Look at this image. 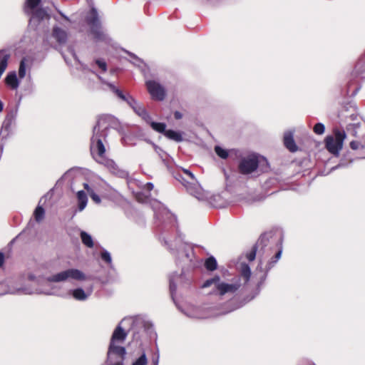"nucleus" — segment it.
Returning <instances> with one entry per match:
<instances>
[{
    "instance_id": "nucleus-1",
    "label": "nucleus",
    "mask_w": 365,
    "mask_h": 365,
    "mask_svg": "<svg viewBox=\"0 0 365 365\" xmlns=\"http://www.w3.org/2000/svg\"><path fill=\"white\" fill-rule=\"evenodd\" d=\"M332 133L333 135H329L324 139L325 148L331 154L338 156L343 148L346 134L343 129L337 127L333 128Z\"/></svg>"
},
{
    "instance_id": "nucleus-2",
    "label": "nucleus",
    "mask_w": 365,
    "mask_h": 365,
    "mask_svg": "<svg viewBox=\"0 0 365 365\" xmlns=\"http://www.w3.org/2000/svg\"><path fill=\"white\" fill-rule=\"evenodd\" d=\"M86 22L89 26L90 33L96 41H106L107 40L106 34L102 29L101 23L98 16L97 10L91 8L86 16Z\"/></svg>"
},
{
    "instance_id": "nucleus-3",
    "label": "nucleus",
    "mask_w": 365,
    "mask_h": 365,
    "mask_svg": "<svg viewBox=\"0 0 365 365\" xmlns=\"http://www.w3.org/2000/svg\"><path fill=\"white\" fill-rule=\"evenodd\" d=\"M106 134L105 131H97V125L93 128V135L91 140V153L96 160H104L106 148L103 141H106Z\"/></svg>"
},
{
    "instance_id": "nucleus-4",
    "label": "nucleus",
    "mask_w": 365,
    "mask_h": 365,
    "mask_svg": "<svg viewBox=\"0 0 365 365\" xmlns=\"http://www.w3.org/2000/svg\"><path fill=\"white\" fill-rule=\"evenodd\" d=\"M259 166L257 156L252 155L243 158L238 165L239 172L242 175H248L255 172Z\"/></svg>"
},
{
    "instance_id": "nucleus-5",
    "label": "nucleus",
    "mask_w": 365,
    "mask_h": 365,
    "mask_svg": "<svg viewBox=\"0 0 365 365\" xmlns=\"http://www.w3.org/2000/svg\"><path fill=\"white\" fill-rule=\"evenodd\" d=\"M71 278L76 280H85V274L77 269H69L57 273L50 277L49 280L53 282H58Z\"/></svg>"
},
{
    "instance_id": "nucleus-6",
    "label": "nucleus",
    "mask_w": 365,
    "mask_h": 365,
    "mask_svg": "<svg viewBox=\"0 0 365 365\" xmlns=\"http://www.w3.org/2000/svg\"><path fill=\"white\" fill-rule=\"evenodd\" d=\"M146 88L152 99L161 101L165 98L166 93L165 88L155 81H148L145 83Z\"/></svg>"
},
{
    "instance_id": "nucleus-7",
    "label": "nucleus",
    "mask_w": 365,
    "mask_h": 365,
    "mask_svg": "<svg viewBox=\"0 0 365 365\" xmlns=\"http://www.w3.org/2000/svg\"><path fill=\"white\" fill-rule=\"evenodd\" d=\"M128 104L138 116L142 118L146 123H150L151 118L143 105L138 103L133 97H130Z\"/></svg>"
},
{
    "instance_id": "nucleus-8",
    "label": "nucleus",
    "mask_w": 365,
    "mask_h": 365,
    "mask_svg": "<svg viewBox=\"0 0 365 365\" xmlns=\"http://www.w3.org/2000/svg\"><path fill=\"white\" fill-rule=\"evenodd\" d=\"M178 180L187 189L192 187L197 182L194 175L186 169L182 170V174L179 175Z\"/></svg>"
},
{
    "instance_id": "nucleus-9",
    "label": "nucleus",
    "mask_w": 365,
    "mask_h": 365,
    "mask_svg": "<svg viewBox=\"0 0 365 365\" xmlns=\"http://www.w3.org/2000/svg\"><path fill=\"white\" fill-rule=\"evenodd\" d=\"M240 285L239 284H228L223 282H219L217 284V294L223 296L227 293H235L238 290Z\"/></svg>"
},
{
    "instance_id": "nucleus-10",
    "label": "nucleus",
    "mask_w": 365,
    "mask_h": 365,
    "mask_svg": "<svg viewBox=\"0 0 365 365\" xmlns=\"http://www.w3.org/2000/svg\"><path fill=\"white\" fill-rule=\"evenodd\" d=\"M111 354H115L120 358V361L125 359L126 351L125 347L116 345L114 343H110L108 351V357H110Z\"/></svg>"
},
{
    "instance_id": "nucleus-11",
    "label": "nucleus",
    "mask_w": 365,
    "mask_h": 365,
    "mask_svg": "<svg viewBox=\"0 0 365 365\" xmlns=\"http://www.w3.org/2000/svg\"><path fill=\"white\" fill-rule=\"evenodd\" d=\"M127 335V332L120 325H118L113 331L110 343H123Z\"/></svg>"
},
{
    "instance_id": "nucleus-12",
    "label": "nucleus",
    "mask_w": 365,
    "mask_h": 365,
    "mask_svg": "<svg viewBox=\"0 0 365 365\" xmlns=\"http://www.w3.org/2000/svg\"><path fill=\"white\" fill-rule=\"evenodd\" d=\"M52 36L59 44H65L68 40L67 31L58 26H53Z\"/></svg>"
},
{
    "instance_id": "nucleus-13",
    "label": "nucleus",
    "mask_w": 365,
    "mask_h": 365,
    "mask_svg": "<svg viewBox=\"0 0 365 365\" xmlns=\"http://www.w3.org/2000/svg\"><path fill=\"white\" fill-rule=\"evenodd\" d=\"M29 15L31 16V20H36L38 22L50 19V15L47 11L42 7L32 10Z\"/></svg>"
},
{
    "instance_id": "nucleus-14",
    "label": "nucleus",
    "mask_w": 365,
    "mask_h": 365,
    "mask_svg": "<svg viewBox=\"0 0 365 365\" xmlns=\"http://www.w3.org/2000/svg\"><path fill=\"white\" fill-rule=\"evenodd\" d=\"M284 145L290 152L294 153L298 150V147L295 143L292 133L287 132L284 135Z\"/></svg>"
},
{
    "instance_id": "nucleus-15",
    "label": "nucleus",
    "mask_w": 365,
    "mask_h": 365,
    "mask_svg": "<svg viewBox=\"0 0 365 365\" xmlns=\"http://www.w3.org/2000/svg\"><path fill=\"white\" fill-rule=\"evenodd\" d=\"M274 233L272 232H267L260 235L259 238L255 244V245L260 249L259 251V253L261 250H264V248L268 245L269 240L272 239Z\"/></svg>"
},
{
    "instance_id": "nucleus-16",
    "label": "nucleus",
    "mask_w": 365,
    "mask_h": 365,
    "mask_svg": "<svg viewBox=\"0 0 365 365\" xmlns=\"http://www.w3.org/2000/svg\"><path fill=\"white\" fill-rule=\"evenodd\" d=\"M354 71L357 75L365 73V53H363L358 59L354 66Z\"/></svg>"
},
{
    "instance_id": "nucleus-17",
    "label": "nucleus",
    "mask_w": 365,
    "mask_h": 365,
    "mask_svg": "<svg viewBox=\"0 0 365 365\" xmlns=\"http://www.w3.org/2000/svg\"><path fill=\"white\" fill-rule=\"evenodd\" d=\"M5 82L13 89H16L19 86V81L15 72L9 73L5 78Z\"/></svg>"
},
{
    "instance_id": "nucleus-18",
    "label": "nucleus",
    "mask_w": 365,
    "mask_h": 365,
    "mask_svg": "<svg viewBox=\"0 0 365 365\" xmlns=\"http://www.w3.org/2000/svg\"><path fill=\"white\" fill-rule=\"evenodd\" d=\"M240 272L241 277L245 280V283L248 282L251 277V270L249 265L246 263H241Z\"/></svg>"
},
{
    "instance_id": "nucleus-19",
    "label": "nucleus",
    "mask_w": 365,
    "mask_h": 365,
    "mask_svg": "<svg viewBox=\"0 0 365 365\" xmlns=\"http://www.w3.org/2000/svg\"><path fill=\"white\" fill-rule=\"evenodd\" d=\"M41 0H26L24 5V12L30 14L31 11L36 8L41 3Z\"/></svg>"
},
{
    "instance_id": "nucleus-20",
    "label": "nucleus",
    "mask_w": 365,
    "mask_h": 365,
    "mask_svg": "<svg viewBox=\"0 0 365 365\" xmlns=\"http://www.w3.org/2000/svg\"><path fill=\"white\" fill-rule=\"evenodd\" d=\"M77 198L78 201V209L80 211H81L86 207L87 205V195L83 190H80L77 192Z\"/></svg>"
},
{
    "instance_id": "nucleus-21",
    "label": "nucleus",
    "mask_w": 365,
    "mask_h": 365,
    "mask_svg": "<svg viewBox=\"0 0 365 365\" xmlns=\"http://www.w3.org/2000/svg\"><path fill=\"white\" fill-rule=\"evenodd\" d=\"M164 135L168 138L173 140L175 142L182 141V135L180 133L175 131L173 130H167Z\"/></svg>"
},
{
    "instance_id": "nucleus-22",
    "label": "nucleus",
    "mask_w": 365,
    "mask_h": 365,
    "mask_svg": "<svg viewBox=\"0 0 365 365\" xmlns=\"http://www.w3.org/2000/svg\"><path fill=\"white\" fill-rule=\"evenodd\" d=\"M150 124V127L155 131L163 133L165 135L166 130V125L164 123H157L151 121V119L150 120V123H148Z\"/></svg>"
},
{
    "instance_id": "nucleus-23",
    "label": "nucleus",
    "mask_w": 365,
    "mask_h": 365,
    "mask_svg": "<svg viewBox=\"0 0 365 365\" xmlns=\"http://www.w3.org/2000/svg\"><path fill=\"white\" fill-rule=\"evenodd\" d=\"M205 267L208 271H214L217 268V263L215 258L212 256L209 257L205 261Z\"/></svg>"
},
{
    "instance_id": "nucleus-24",
    "label": "nucleus",
    "mask_w": 365,
    "mask_h": 365,
    "mask_svg": "<svg viewBox=\"0 0 365 365\" xmlns=\"http://www.w3.org/2000/svg\"><path fill=\"white\" fill-rule=\"evenodd\" d=\"M349 147L353 150H362L365 149V138L361 140H352L349 143Z\"/></svg>"
},
{
    "instance_id": "nucleus-25",
    "label": "nucleus",
    "mask_w": 365,
    "mask_h": 365,
    "mask_svg": "<svg viewBox=\"0 0 365 365\" xmlns=\"http://www.w3.org/2000/svg\"><path fill=\"white\" fill-rule=\"evenodd\" d=\"M81 238L83 245L89 248L93 247L94 243L93 239L90 235L87 232L82 231L81 232Z\"/></svg>"
},
{
    "instance_id": "nucleus-26",
    "label": "nucleus",
    "mask_w": 365,
    "mask_h": 365,
    "mask_svg": "<svg viewBox=\"0 0 365 365\" xmlns=\"http://www.w3.org/2000/svg\"><path fill=\"white\" fill-rule=\"evenodd\" d=\"M282 253V247L275 252L274 256L271 258L267 265V269H270L274 265V264L279 259Z\"/></svg>"
},
{
    "instance_id": "nucleus-27",
    "label": "nucleus",
    "mask_w": 365,
    "mask_h": 365,
    "mask_svg": "<svg viewBox=\"0 0 365 365\" xmlns=\"http://www.w3.org/2000/svg\"><path fill=\"white\" fill-rule=\"evenodd\" d=\"M83 187L86 191L88 192V195H90L91 198L96 202V203H100L101 202V198L90 187L88 183H83Z\"/></svg>"
},
{
    "instance_id": "nucleus-28",
    "label": "nucleus",
    "mask_w": 365,
    "mask_h": 365,
    "mask_svg": "<svg viewBox=\"0 0 365 365\" xmlns=\"http://www.w3.org/2000/svg\"><path fill=\"white\" fill-rule=\"evenodd\" d=\"M72 294L76 299L80 301H83L87 298L86 294L85 293L84 290L81 288H78L73 290Z\"/></svg>"
},
{
    "instance_id": "nucleus-29",
    "label": "nucleus",
    "mask_w": 365,
    "mask_h": 365,
    "mask_svg": "<svg viewBox=\"0 0 365 365\" xmlns=\"http://www.w3.org/2000/svg\"><path fill=\"white\" fill-rule=\"evenodd\" d=\"M220 281V277L217 275L215 276L214 277L211 279H208L206 281L204 282V283L202 285V288H207L210 287L212 284L215 285V287L217 288V284Z\"/></svg>"
},
{
    "instance_id": "nucleus-30",
    "label": "nucleus",
    "mask_w": 365,
    "mask_h": 365,
    "mask_svg": "<svg viewBox=\"0 0 365 365\" xmlns=\"http://www.w3.org/2000/svg\"><path fill=\"white\" fill-rule=\"evenodd\" d=\"M34 215L36 221H41L43 219L45 215L44 209L41 206H38L36 208Z\"/></svg>"
},
{
    "instance_id": "nucleus-31",
    "label": "nucleus",
    "mask_w": 365,
    "mask_h": 365,
    "mask_svg": "<svg viewBox=\"0 0 365 365\" xmlns=\"http://www.w3.org/2000/svg\"><path fill=\"white\" fill-rule=\"evenodd\" d=\"M216 154L222 159H227L229 156L228 151L219 145L215 147Z\"/></svg>"
},
{
    "instance_id": "nucleus-32",
    "label": "nucleus",
    "mask_w": 365,
    "mask_h": 365,
    "mask_svg": "<svg viewBox=\"0 0 365 365\" xmlns=\"http://www.w3.org/2000/svg\"><path fill=\"white\" fill-rule=\"evenodd\" d=\"M110 86L115 92V93L118 96V97H119L120 99L128 103L130 96H125L120 90L116 88L115 86H113L111 85H110Z\"/></svg>"
},
{
    "instance_id": "nucleus-33",
    "label": "nucleus",
    "mask_w": 365,
    "mask_h": 365,
    "mask_svg": "<svg viewBox=\"0 0 365 365\" xmlns=\"http://www.w3.org/2000/svg\"><path fill=\"white\" fill-rule=\"evenodd\" d=\"M258 249L257 246L255 245L252 250L246 255V257L250 262L255 260Z\"/></svg>"
},
{
    "instance_id": "nucleus-34",
    "label": "nucleus",
    "mask_w": 365,
    "mask_h": 365,
    "mask_svg": "<svg viewBox=\"0 0 365 365\" xmlns=\"http://www.w3.org/2000/svg\"><path fill=\"white\" fill-rule=\"evenodd\" d=\"M314 132L317 135H322L325 131V126L324 124L321 123H317L314 125L313 128Z\"/></svg>"
},
{
    "instance_id": "nucleus-35",
    "label": "nucleus",
    "mask_w": 365,
    "mask_h": 365,
    "mask_svg": "<svg viewBox=\"0 0 365 365\" xmlns=\"http://www.w3.org/2000/svg\"><path fill=\"white\" fill-rule=\"evenodd\" d=\"M148 359L145 354H143L138 359H137L132 365H146Z\"/></svg>"
},
{
    "instance_id": "nucleus-36",
    "label": "nucleus",
    "mask_w": 365,
    "mask_h": 365,
    "mask_svg": "<svg viewBox=\"0 0 365 365\" xmlns=\"http://www.w3.org/2000/svg\"><path fill=\"white\" fill-rule=\"evenodd\" d=\"M26 75V66H25V59L23 58L19 65V76L21 78H24Z\"/></svg>"
},
{
    "instance_id": "nucleus-37",
    "label": "nucleus",
    "mask_w": 365,
    "mask_h": 365,
    "mask_svg": "<svg viewBox=\"0 0 365 365\" xmlns=\"http://www.w3.org/2000/svg\"><path fill=\"white\" fill-rule=\"evenodd\" d=\"M101 259L108 264L111 263V257L108 252L103 251L101 254Z\"/></svg>"
},
{
    "instance_id": "nucleus-38",
    "label": "nucleus",
    "mask_w": 365,
    "mask_h": 365,
    "mask_svg": "<svg viewBox=\"0 0 365 365\" xmlns=\"http://www.w3.org/2000/svg\"><path fill=\"white\" fill-rule=\"evenodd\" d=\"M96 63L98 66L102 70L103 72H106L107 70V64L106 63L101 59L96 60Z\"/></svg>"
},
{
    "instance_id": "nucleus-39",
    "label": "nucleus",
    "mask_w": 365,
    "mask_h": 365,
    "mask_svg": "<svg viewBox=\"0 0 365 365\" xmlns=\"http://www.w3.org/2000/svg\"><path fill=\"white\" fill-rule=\"evenodd\" d=\"M174 118L176 120H180L182 118V114L180 111H175L174 112Z\"/></svg>"
},
{
    "instance_id": "nucleus-40",
    "label": "nucleus",
    "mask_w": 365,
    "mask_h": 365,
    "mask_svg": "<svg viewBox=\"0 0 365 365\" xmlns=\"http://www.w3.org/2000/svg\"><path fill=\"white\" fill-rule=\"evenodd\" d=\"M4 262V255L2 252H0V267H2Z\"/></svg>"
},
{
    "instance_id": "nucleus-41",
    "label": "nucleus",
    "mask_w": 365,
    "mask_h": 365,
    "mask_svg": "<svg viewBox=\"0 0 365 365\" xmlns=\"http://www.w3.org/2000/svg\"><path fill=\"white\" fill-rule=\"evenodd\" d=\"M146 187H147V189H148V190H153V183H151V182H148V183L146 184Z\"/></svg>"
},
{
    "instance_id": "nucleus-42",
    "label": "nucleus",
    "mask_w": 365,
    "mask_h": 365,
    "mask_svg": "<svg viewBox=\"0 0 365 365\" xmlns=\"http://www.w3.org/2000/svg\"><path fill=\"white\" fill-rule=\"evenodd\" d=\"M3 110V103H1V101H0V112H1Z\"/></svg>"
},
{
    "instance_id": "nucleus-43",
    "label": "nucleus",
    "mask_w": 365,
    "mask_h": 365,
    "mask_svg": "<svg viewBox=\"0 0 365 365\" xmlns=\"http://www.w3.org/2000/svg\"><path fill=\"white\" fill-rule=\"evenodd\" d=\"M154 365H158V360H156L155 361H154Z\"/></svg>"
},
{
    "instance_id": "nucleus-44",
    "label": "nucleus",
    "mask_w": 365,
    "mask_h": 365,
    "mask_svg": "<svg viewBox=\"0 0 365 365\" xmlns=\"http://www.w3.org/2000/svg\"><path fill=\"white\" fill-rule=\"evenodd\" d=\"M63 16V18H64L65 19L68 20V19L66 16Z\"/></svg>"
},
{
    "instance_id": "nucleus-45",
    "label": "nucleus",
    "mask_w": 365,
    "mask_h": 365,
    "mask_svg": "<svg viewBox=\"0 0 365 365\" xmlns=\"http://www.w3.org/2000/svg\"><path fill=\"white\" fill-rule=\"evenodd\" d=\"M272 248L269 249V250H268V252H271V251H272Z\"/></svg>"
},
{
    "instance_id": "nucleus-46",
    "label": "nucleus",
    "mask_w": 365,
    "mask_h": 365,
    "mask_svg": "<svg viewBox=\"0 0 365 365\" xmlns=\"http://www.w3.org/2000/svg\"><path fill=\"white\" fill-rule=\"evenodd\" d=\"M260 259H259V261H260V263H262V259H261V257L259 256Z\"/></svg>"
}]
</instances>
